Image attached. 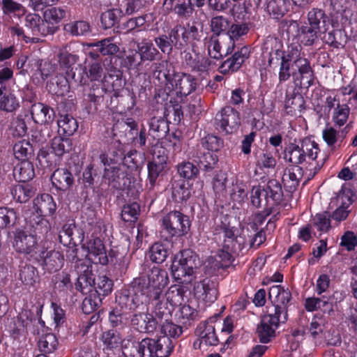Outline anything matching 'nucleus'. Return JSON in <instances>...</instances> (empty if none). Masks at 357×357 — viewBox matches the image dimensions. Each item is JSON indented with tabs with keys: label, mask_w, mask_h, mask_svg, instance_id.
Masks as SVG:
<instances>
[{
	"label": "nucleus",
	"mask_w": 357,
	"mask_h": 357,
	"mask_svg": "<svg viewBox=\"0 0 357 357\" xmlns=\"http://www.w3.org/2000/svg\"><path fill=\"white\" fill-rule=\"evenodd\" d=\"M31 222V228L17 229L14 233L13 247L20 254L38 257L40 251L39 241L41 235L47 234L50 230V224L46 219L40 218L39 221Z\"/></svg>",
	"instance_id": "1"
},
{
	"label": "nucleus",
	"mask_w": 357,
	"mask_h": 357,
	"mask_svg": "<svg viewBox=\"0 0 357 357\" xmlns=\"http://www.w3.org/2000/svg\"><path fill=\"white\" fill-rule=\"evenodd\" d=\"M134 348L137 357H168L174 348V343L166 336L158 339L144 338L136 342Z\"/></svg>",
	"instance_id": "2"
},
{
	"label": "nucleus",
	"mask_w": 357,
	"mask_h": 357,
	"mask_svg": "<svg viewBox=\"0 0 357 357\" xmlns=\"http://www.w3.org/2000/svg\"><path fill=\"white\" fill-rule=\"evenodd\" d=\"M86 75L91 81H99L101 79L102 88L98 93L96 94V91L98 89V86L95 85L91 86L93 93L91 94L93 97H98L102 96L105 93L118 91L121 86V79L119 75H105L104 70L101 63L94 62L89 65L86 71Z\"/></svg>",
	"instance_id": "3"
},
{
	"label": "nucleus",
	"mask_w": 357,
	"mask_h": 357,
	"mask_svg": "<svg viewBox=\"0 0 357 357\" xmlns=\"http://www.w3.org/2000/svg\"><path fill=\"white\" fill-rule=\"evenodd\" d=\"M199 264L197 255L190 250H185L174 257L171 267L172 275L176 280L188 282L187 278L193 274Z\"/></svg>",
	"instance_id": "4"
},
{
	"label": "nucleus",
	"mask_w": 357,
	"mask_h": 357,
	"mask_svg": "<svg viewBox=\"0 0 357 357\" xmlns=\"http://www.w3.org/2000/svg\"><path fill=\"white\" fill-rule=\"evenodd\" d=\"M149 294L145 287L138 281L129 293L123 291L116 295V301L121 308L132 310L150 302L151 297Z\"/></svg>",
	"instance_id": "5"
},
{
	"label": "nucleus",
	"mask_w": 357,
	"mask_h": 357,
	"mask_svg": "<svg viewBox=\"0 0 357 357\" xmlns=\"http://www.w3.org/2000/svg\"><path fill=\"white\" fill-rule=\"evenodd\" d=\"M138 281L145 287L149 296L156 298L167 285L168 275L165 271L154 266L147 275L140 278Z\"/></svg>",
	"instance_id": "6"
},
{
	"label": "nucleus",
	"mask_w": 357,
	"mask_h": 357,
	"mask_svg": "<svg viewBox=\"0 0 357 357\" xmlns=\"http://www.w3.org/2000/svg\"><path fill=\"white\" fill-rule=\"evenodd\" d=\"M162 226L171 236H180L188 233L190 223L188 216L174 211L169 212L163 218Z\"/></svg>",
	"instance_id": "7"
},
{
	"label": "nucleus",
	"mask_w": 357,
	"mask_h": 357,
	"mask_svg": "<svg viewBox=\"0 0 357 357\" xmlns=\"http://www.w3.org/2000/svg\"><path fill=\"white\" fill-rule=\"evenodd\" d=\"M268 296L274 305V314L282 316V323L287 320V305L291 298V292L281 285L272 286Z\"/></svg>",
	"instance_id": "8"
},
{
	"label": "nucleus",
	"mask_w": 357,
	"mask_h": 357,
	"mask_svg": "<svg viewBox=\"0 0 357 357\" xmlns=\"http://www.w3.org/2000/svg\"><path fill=\"white\" fill-rule=\"evenodd\" d=\"M82 248L87 252V258L93 263L102 265L107 264L108 257L105 246L100 237L92 235L82 245Z\"/></svg>",
	"instance_id": "9"
},
{
	"label": "nucleus",
	"mask_w": 357,
	"mask_h": 357,
	"mask_svg": "<svg viewBox=\"0 0 357 357\" xmlns=\"http://www.w3.org/2000/svg\"><path fill=\"white\" fill-rule=\"evenodd\" d=\"M282 316L269 313L262 317L261 324L257 328L259 340L262 343L268 342L274 337L275 330L282 322Z\"/></svg>",
	"instance_id": "10"
},
{
	"label": "nucleus",
	"mask_w": 357,
	"mask_h": 357,
	"mask_svg": "<svg viewBox=\"0 0 357 357\" xmlns=\"http://www.w3.org/2000/svg\"><path fill=\"white\" fill-rule=\"evenodd\" d=\"M167 87L178 95L186 96L195 90L196 82L190 75L174 73Z\"/></svg>",
	"instance_id": "11"
},
{
	"label": "nucleus",
	"mask_w": 357,
	"mask_h": 357,
	"mask_svg": "<svg viewBox=\"0 0 357 357\" xmlns=\"http://www.w3.org/2000/svg\"><path fill=\"white\" fill-rule=\"evenodd\" d=\"M33 208L36 215H33L31 222L35 223V221H39L40 218L52 215L56 209V204L53 197L49 194H43L37 197L33 200Z\"/></svg>",
	"instance_id": "12"
},
{
	"label": "nucleus",
	"mask_w": 357,
	"mask_h": 357,
	"mask_svg": "<svg viewBox=\"0 0 357 357\" xmlns=\"http://www.w3.org/2000/svg\"><path fill=\"white\" fill-rule=\"evenodd\" d=\"M199 339L194 342L195 349L205 350L208 347L215 346L219 340L215 333V326L212 324L203 323L199 325L197 329Z\"/></svg>",
	"instance_id": "13"
},
{
	"label": "nucleus",
	"mask_w": 357,
	"mask_h": 357,
	"mask_svg": "<svg viewBox=\"0 0 357 357\" xmlns=\"http://www.w3.org/2000/svg\"><path fill=\"white\" fill-rule=\"evenodd\" d=\"M218 125L226 132H231L240 124L239 113L230 106L225 107L216 114Z\"/></svg>",
	"instance_id": "14"
},
{
	"label": "nucleus",
	"mask_w": 357,
	"mask_h": 357,
	"mask_svg": "<svg viewBox=\"0 0 357 357\" xmlns=\"http://www.w3.org/2000/svg\"><path fill=\"white\" fill-rule=\"evenodd\" d=\"M25 26L30 31L31 43H37L40 36L49 33V27L46 22L38 14H28L25 18Z\"/></svg>",
	"instance_id": "15"
},
{
	"label": "nucleus",
	"mask_w": 357,
	"mask_h": 357,
	"mask_svg": "<svg viewBox=\"0 0 357 357\" xmlns=\"http://www.w3.org/2000/svg\"><path fill=\"white\" fill-rule=\"evenodd\" d=\"M294 65L296 70L292 71V77L295 83L301 84L305 81L308 86L313 84L314 73L310 66V61L305 57L295 61Z\"/></svg>",
	"instance_id": "16"
},
{
	"label": "nucleus",
	"mask_w": 357,
	"mask_h": 357,
	"mask_svg": "<svg viewBox=\"0 0 357 357\" xmlns=\"http://www.w3.org/2000/svg\"><path fill=\"white\" fill-rule=\"evenodd\" d=\"M131 321L132 326L141 333H153L160 324L153 314L149 312L135 314Z\"/></svg>",
	"instance_id": "17"
},
{
	"label": "nucleus",
	"mask_w": 357,
	"mask_h": 357,
	"mask_svg": "<svg viewBox=\"0 0 357 357\" xmlns=\"http://www.w3.org/2000/svg\"><path fill=\"white\" fill-rule=\"evenodd\" d=\"M195 294L206 303H213L217 298V289L210 280L204 279L197 282L194 287Z\"/></svg>",
	"instance_id": "18"
},
{
	"label": "nucleus",
	"mask_w": 357,
	"mask_h": 357,
	"mask_svg": "<svg viewBox=\"0 0 357 357\" xmlns=\"http://www.w3.org/2000/svg\"><path fill=\"white\" fill-rule=\"evenodd\" d=\"M38 256L43 260V266L50 272L59 270L63 264V256L58 250L40 251Z\"/></svg>",
	"instance_id": "19"
},
{
	"label": "nucleus",
	"mask_w": 357,
	"mask_h": 357,
	"mask_svg": "<svg viewBox=\"0 0 357 357\" xmlns=\"http://www.w3.org/2000/svg\"><path fill=\"white\" fill-rule=\"evenodd\" d=\"M309 24L321 33L327 31L330 20L325 12L319 8H312L307 13Z\"/></svg>",
	"instance_id": "20"
},
{
	"label": "nucleus",
	"mask_w": 357,
	"mask_h": 357,
	"mask_svg": "<svg viewBox=\"0 0 357 357\" xmlns=\"http://www.w3.org/2000/svg\"><path fill=\"white\" fill-rule=\"evenodd\" d=\"M51 181L56 189L66 191L73 185L74 178L68 169H58L52 174Z\"/></svg>",
	"instance_id": "21"
},
{
	"label": "nucleus",
	"mask_w": 357,
	"mask_h": 357,
	"mask_svg": "<svg viewBox=\"0 0 357 357\" xmlns=\"http://www.w3.org/2000/svg\"><path fill=\"white\" fill-rule=\"evenodd\" d=\"M59 238L61 243L75 245L83 241L84 234L74 224H66L59 233Z\"/></svg>",
	"instance_id": "22"
},
{
	"label": "nucleus",
	"mask_w": 357,
	"mask_h": 357,
	"mask_svg": "<svg viewBox=\"0 0 357 357\" xmlns=\"http://www.w3.org/2000/svg\"><path fill=\"white\" fill-rule=\"evenodd\" d=\"M31 112L33 121L37 123H49L54 119V110L40 102L33 104Z\"/></svg>",
	"instance_id": "23"
},
{
	"label": "nucleus",
	"mask_w": 357,
	"mask_h": 357,
	"mask_svg": "<svg viewBox=\"0 0 357 357\" xmlns=\"http://www.w3.org/2000/svg\"><path fill=\"white\" fill-rule=\"evenodd\" d=\"M303 176L302 169L298 166L287 168L282 175V181L284 187L289 191L296 189Z\"/></svg>",
	"instance_id": "24"
},
{
	"label": "nucleus",
	"mask_w": 357,
	"mask_h": 357,
	"mask_svg": "<svg viewBox=\"0 0 357 357\" xmlns=\"http://www.w3.org/2000/svg\"><path fill=\"white\" fill-rule=\"evenodd\" d=\"M153 75L161 82H165L168 86L172 79L173 67L172 65L167 60H162L157 63H154Z\"/></svg>",
	"instance_id": "25"
},
{
	"label": "nucleus",
	"mask_w": 357,
	"mask_h": 357,
	"mask_svg": "<svg viewBox=\"0 0 357 357\" xmlns=\"http://www.w3.org/2000/svg\"><path fill=\"white\" fill-rule=\"evenodd\" d=\"M302 146L305 154V158L307 155L308 158L311 159L314 163H311L310 165L314 166V174H315L324 165L325 159L323 158L320 160L316 161L319 153V149L318 147V144L315 142L310 140L304 141L302 144Z\"/></svg>",
	"instance_id": "26"
},
{
	"label": "nucleus",
	"mask_w": 357,
	"mask_h": 357,
	"mask_svg": "<svg viewBox=\"0 0 357 357\" xmlns=\"http://www.w3.org/2000/svg\"><path fill=\"white\" fill-rule=\"evenodd\" d=\"M13 175L19 182L25 183L31 180L35 176L33 165L28 160L22 161L15 167Z\"/></svg>",
	"instance_id": "27"
},
{
	"label": "nucleus",
	"mask_w": 357,
	"mask_h": 357,
	"mask_svg": "<svg viewBox=\"0 0 357 357\" xmlns=\"http://www.w3.org/2000/svg\"><path fill=\"white\" fill-rule=\"evenodd\" d=\"M248 56L249 50L248 47H243L239 51L235 52L231 58L227 59L222 63L221 68H225V70L236 71L240 68L245 59L248 58Z\"/></svg>",
	"instance_id": "28"
},
{
	"label": "nucleus",
	"mask_w": 357,
	"mask_h": 357,
	"mask_svg": "<svg viewBox=\"0 0 357 357\" xmlns=\"http://www.w3.org/2000/svg\"><path fill=\"white\" fill-rule=\"evenodd\" d=\"M150 297V302H151L153 305L152 314L159 320V322L161 323L162 319L163 318H167L170 314V310L167 307V303H169L164 300L162 293H159V296L156 298L153 296Z\"/></svg>",
	"instance_id": "29"
},
{
	"label": "nucleus",
	"mask_w": 357,
	"mask_h": 357,
	"mask_svg": "<svg viewBox=\"0 0 357 357\" xmlns=\"http://www.w3.org/2000/svg\"><path fill=\"white\" fill-rule=\"evenodd\" d=\"M320 33L321 32L310 24H305L298 27L297 36L304 45H312L317 40Z\"/></svg>",
	"instance_id": "30"
},
{
	"label": "nucleus",
	"mask_w": 357,
	"mask_h": 357,
	"mask_svg": "<svg viewBox=\"0 0 357 357\" xmlns=\"http://www.w3.org/2000/svg\"><path fill=\"white\" fill-rule=\"evenodd\" d=\"M96 284V278L89 267L77 278L76 289L82 294L89 293Z\"/></svg>",
	"instance_id": "31"
},
{
	"label": "nucleus",
	"mask_w": 357,
	"mask_h": 357,
	"mask_svg": "<svg viewBox=\"0 0 357 357\" xmlns=\"http://www.w3.org/2000/svg\"><path fill=\"white\" fill-rule=\"evenodd\" d=\"M58 132L66 137L71 136L77 130L78 123L75 119L68 114L61 115L57 121Z\"/></svg>",
	"instance_id": "32"
},
{
	"label": "nucleus",
	"mask_w": 357,
	"mask_h": 357,
	"mask_svg": "<svg viewBox=\"0 0 357 357\" xmlns=\"http://www.w3.org/2000/svg\"><path fill=\"white\" fill-rule=\"evenodd\" d=\"M264 190L267 204H278L282 199V190L278 181L274 179L268 181L266 188Z\"/></svg>",
	"instance_id": "33"
},
{
	"label": "nucleus",
	"mask_w": 357,
	"mask_h": 357,
	"mask_svg": "<svg viewBox=\"0 0 357 357\" xmlns=\"http://www.w3.org/2000/svg\"><path fill=\"white\" fill-rule=\"evenodd\" d=\"M284 159L294 166L302 163L305 159L303 146L290 144L284 151Z\"/></svg>",
	"instance_id": "34"
},
{
	"label": "nucleus",
	"mask_w": 357,
	"mask_h": 357,
	"mask_svg": "<svg viewBox=\"0 0 357 357\" xmlns=\"http://www.w3.org/2000/svg\"><path fill=\"white\" fill-rule=\"evenodd\" d=\"M72 148L71 140L68 137H61L60 135L55 136L51 142V149L53 153L59 156H63L68 153Z\"/></svg>",
	"instance_id": "35"
},
{
	"label": "nucleus",
	"mask_w": 357,
	"mask_h": 357,
	"mask_svg": "<svg viewBox=\"0 0 357 357\" xmlns=\"http://www.w3.org/2000/svg\"><path fill=\"white\" fill-rule=\"evenodd\" d=\"M35 194V190L28 184H17L11 190L13 198L18 202L25 203Z\"/></svg>",
	"instance_id": "36"
},
{
	"label": "nucleus",
	"mask_w": 357,
	"mask_h": 357,
	"mask_svg": "<svg viewBox=\"0 0 357 357\" xmlns=\"http://www.w3.org/2000/svg\"><path fill=\"white\" fill-rule=\"evenodd\" d=\"M137 51L140 56L141 62L145 61H154L159 55V52L153 46V43L146 40L138 43Z\"/></svg>",
	"instance_id": "37"
},
{
	"label": "nucleus",
	"mask_w": 357,
	"mask_h": 357,
	"mask_svg": "<svg viewBox=\"0 0 357 357\" xmlns=\"http://www.w3.org/2000/svg\"><path fill=\"white\" fill-rule=\"evenodd\" d=\"M331 303V298L326 296L318 297H309L305 300V308L308 312H313L317 310H321L324 312L328 313V306Z\"/></svg>",
	"instance_id": "38"
},
{
	"label": "nucleus",
	"mask_w": 357,
	"mask_h": 357,
	"mask_svg": "<svg viewBox=\"0 0 357 357\" xmlns=\"http://www.w3.org/2000/svg\"><path fill=\"white\" fill-rule=\"evenodd\" d=\"M66 33L75 36H86L89 33L90 25L83 20L70 22L64 26Z\"/></svg>",
	"instance_id": "39"
},
{
	"label": "nucleus",
	"mask_w": 357,
	"mask_h": 357,
	"mask_svg": "<svg viewBox=\"0 0 357 357\" xmlns=\"http://www.w3.org/2000/svg\"><path fill=\"white\" fill-rule=\"evenodd\" d=\"M58 340L52 333L43 335L38 343L40 351L45 354L53 353L58 347Z\"/></svg>",
	"instance_id": "40"
},
{
	"label": "nucleus",
	"mask_w": 357,
	"mask_h": 357,
	"mask_svg": "<svg viewBox=\"0 0 357 357\" xmlns=\"http://www.w3.org/2000/svg\"><path fill=\"white\" fill-rule=\"evenodd\" d=\"M287 0H270L267 3V11L275 18L282 17L288 11Z\"/></svg>",
	"instance_id": "41"
},
{
	"label": "nucleus",
	"mask_w": 357,
	"mask_h": 357,
	"mask_svg": "<svg viewBox=\"0 0 357 357\" xmlns=\"http://www.w3.org/2000/svg\"><path fill=\"white\" fill-rule=\"evenodd\" d=\"M172 196L176 202L188 199L190 196L188 183L182 180L175 181L172 188Z\"/></svg>",
	"instance_id": "42"
},
{
	"label": "nucleus",
	"mask_w": 357,
	"mask_h": 357,
	"mask_svg": "<svg viewBox=\"0 0 357 357\" xmlns=\"http://www.w3.org/2000/svg\"><path fill=\"white\" fill-rule=\"evenodd\" d=\"M102 340L104 344L110 349L120 348L123 342L120 333L114 330L103 333Z\"/></svg>",
	"instance_id": "43"
},
{
	"label": "nucleus",
	"mask_w": 357,
	"mask_h": 357,
	"mask_svg": "<svg viewBox=\"0 0 357 357\" xmlns=\"http://www.w3.org/2000/svg\"><path fill=\"white\" fill-rule=\"evenodd\" d=\"M120 172V169L118 167L105 168L102 182L108 185H111L113 188H120L119 180L121 175L123 174Z\"/></svg>",
	"instance_id": "44"
},
{
	"label": "nucleus",
	"mask_w": 357,
	"mask_h": 357,
	"mask_svg": "<svg viewBox=\"0 0 357 357\" xmlns=\"http://www.w3.org/2000/svg\"><path fill=\"white\" fill-rule=\"evenodd\" d=\"M183 296V288L176 284L172 285L165 294L166 300L172 306L181 305Z\"/></svg>",
	"instance_id": "45"
},
{
	"label": "nucleus",
	"mask_w": 357,
	"mask_h": 357,
	"mask_svg": "<svg viewBox=\"0 0 357 357\" xmlns=\"http://www.w3.org/2000/svg\"><path fill=\"white\" fill-rule=\"evenodd\" d=\"M122 11L113 8L104 12L101 15V22L105 29H109L116 24L122 17Z\"/></svg>",
	"instance_id": "46"
},
{
	"label": "nucleus",
	"mask_w": 357,
	"mask_h": 357,
	"mask_svg": "<svg viewBox=\"0 0 357 357\" xmlns=\"http://www.w3.org/2000/svg\"><path fill=\"white\" fill-rule=\"evenodd\" d=\"M223 248L229 250H236L237 230L234 227H226L222 229Z\"/></svg>",
	"instance_id": "47"
},
{
	"label": "nucleus",
	"mask_w": 357,
	"mask_h": 357,
	"mask_svg": "<svg viewBox=\"0 0 357 357\" xmlns=\"http://www.w3.org/2000/svg\"><path fill=\"white\" fill-rule=\"evenodd\" d=\"M218 157L213 152L209 151L204 153L202 156L198 157L197 162L199 168L205 171L212 170L218 162Z\"/></svg>",
	"instance_id": "48"
},
{
	"label": "nucleus",
	"mask_w": 357,
	"mask_h": 357,
	"mask_svg": "<svg viewBox=\"0 0 357 357\" xmlns=\"http://www.w3.org/2000/svg\"><path fill=\"white\" fill-rule=\"evenodd\" d=\"M33 152L32 146L29 142L22 140L17 142L13 146V153L18 160H26Z\"/></svg>",
	"instance_id": "49"
},
{
	"label": "nucleus",
	"mask_w": 357,
	"mask_h": 357,
	"mask_svg": "<svg viewBox=\"0 0 357 357\" xmlns=\"http://www.w3.org/2000/svg\"><path fill=\"white\" fill-rule=\"evenodd\" d=\"M230 24L229 20L223 16H215L211 20V31L216 36L220 35L224 31H227Z\"/></svg>",
	"instance_id": "50"
},
{
	"label": "nucleus",
	"mask_w": 357,
	"mask_h": 357,
	"mask_svg": "<svg viewBox=\"0 0 357 357\" xmlns=\"http://www.w3.org/2000/svg\"><path fill=\"white\" fill-rule=\"evenodd\" d=\"M167 130V124L163 119L153 117L151 119L149 122V132L153 137H159L160 134H165Z\"/></svg>",
	"instance_id": "51"
},
{
	"label": "nucleus",
	"mask_w": 357,
	"mask_h": 357,
	"mask_svg": "<svg viewBox=\"0 0 357 357\" xmlns=\"http://www.w3.org/2000/svg\"><path fill=\"white\" fill-rule=\"evenodd\" d=\"M165 321L164 323H160L162 324V336H166L169 340L172 342V338L178 337L182 334V328L172 322L167 321V318L165 319Z\"/></svg>",
	"instance_id": "52"
},
{
	"label": "nucleus",
	"mask_w": 357,
	"mask_h": 357,
	"mask_svg": "<svg viewBox=\"0 0 357 357\" xmlns=\"http://www.w3.org/2000/svg\"><path fill=\"white\" fill-rule=\"evenodd\" d=\"M19 107V101L16 97L9 93L3 94V91L0 92V109L6 112H13Z\"/></svg>",
	"instance_id": "53"
},
{
	"label": "nucleus",
	"mask_w": 357,
	"mask_h": 357,
	"mask_svg": "<svg viewBox=\"0 0 357 357\" xmlns=\"http://www.w3.org/2000/svg\"><path fill=\"white\" fill-rule=\"evenodd\" d=\"M301 46L298 43H291L287 47V50L282 52L281 59L289 62L293 61L302 59L301 56Z\"/></svg>",
	"instance_id": "54"
},
{
	"label": "nucleus",
	"mask_w": 357,
	"mask_h": 357,
	"mask_svg": "<svg viewBox=\"0 0 357 357\" xmlns=\"http://www.w3.org/2000/svg\"><path fill=\"white\" fill-rule=\"evenodd\" d=\"M167 257V250L161 243L153 244L149 251V257L151 261L155 263L163 262Z\"/></svg>",
	"instance_id": "55"
},
{
	"label": "nucleus",
	"mask_w": 357,
	"mask_h": 357,
	"mask_svg": "<svg viewBox=\"0 0 357 357\" xmlns=\"http://www.w3.org/2000/svg\"><path fill=\"white\" fill-rule=\"evenodd\" d=\"M200 39V35L196 26L188 24L185 27L183 26L182 43L183 47L188 43H192Z\"/></svg>",
	"instance_id": "56"
},
{
	"label": "nucleus",
	"mask_w": 357,
	"mask_h": 357,
	"mask_svg": "<svg viewBox=\"0 0 357 357\" xmlns=\"http://www.w3.org/2000/svg\"><path fill=\"white\" fill-rule=\"evenodd\" d=\"M112 282L105 275H100L96 279V284L93 287L96 292L99 295L105 296L109 294L112 289Z\"/></svg>",
	"instance_id": "57"
},
{
	"label": "nucleus",
	"mask_w": 357,
	"mask_h": 357,
	"mask_svg": "<svg viewBox=\"0 0 357 357\" xmlns=\"http://www.w3.org/2000/svg\"><path fill=\"white\" fill-rule=\"evenodd\" d=\"M304 100L299 94H294L287 98L285 107L288 113H294L296 111L301 112L303 109Z\"/></svg>",
	"instance_id": "58"
},
{
	"label": "nucleus",
	"mask_w": 357,
	"mask_h": 357,
	"mask_svg": "<svg viewBox=\"0 0 357 357\" xmlns=\"http://www.w3.org/2000/svg\"><path fill=\"white\" fill-rule=\"evenodd\" d=\"M349 107L347 104H342L341 107L335 109L332 114V119L335 125L342 126L346 123L349 115Z\"/></svg>",
	"instance_id": "59"
},
{
	"label": "nucleus",
	"mask_w": 357,
	"mask_h": 357,
	"mask_svg": "<svg viewBox=\"0 0 357 357\" xmlns=\"http://www.w3.org/2000/svg\"><path fill=\"white\" fill-rule=\"evenodd\" d=\"M147 166L149 182L151 188H153L155 184L157 178L165 170L167 165L149 162Z\"/></svg>",
	"instance_id": "60"
},
{
	"label": "nucleus",
	"mask_w": 357,
	"mask_h": 357,
	"mask_svg": "<svg viewBox=\"0 0 357 357\" xmlns=\"http://www.w3.org/2000/svg\"><path fill=\"white\" fill-rule=\"evenodd\" d=\"M16 213L13 208H0V228H6L15 223Z\"/></svg>",
	"instance_id": "61"
},
{
	"label": "nucleus",
	"mask_w": 357,
	"mask_h": 357,
	"mask_svg": "<svg viewBox=\"0 0 357 357\" xmlns=\"http://www.w3.org/2000/svg\"><path fill=\"white\" fill-rule=\"evenodd\" d=\"M331 215L328 212L318 213L313 218V225L320 231L326 232L331 227Z\"/></svg>",
	"instance_id": "62"
},
{
	"label": "nucleus",
	"mask_w": 357,
	"mask_h": 357,
	"mask_svg": "<svg viewBox=\"0 0 357 357\" xmlns=\"http://www.w3.org/2000/svg\"><path fill=\"white\" fill-rule=\"evenodd\" d=\"M139 206L137 203L125 205L121 211V217L125 222H134L137 219Z\"/></svg>",
	"instance_id": "63"
},
{
	"label": "nucleus",
	"mask_w": 357,
	"mask_h": 357,
	"mask_svg": "<svg viewBox=\"0 0 357 357\" xmlns=\"http://www.w3.org/2000/svg\"><path fill=\"white\" fill-rule=\"evenodd\" d=\"M178 172L181 176L190 179L199 174V169L194 164L190 162H184L178 166Z\"/></svg>",
	"instance_id": "64"
}]
</instances>
